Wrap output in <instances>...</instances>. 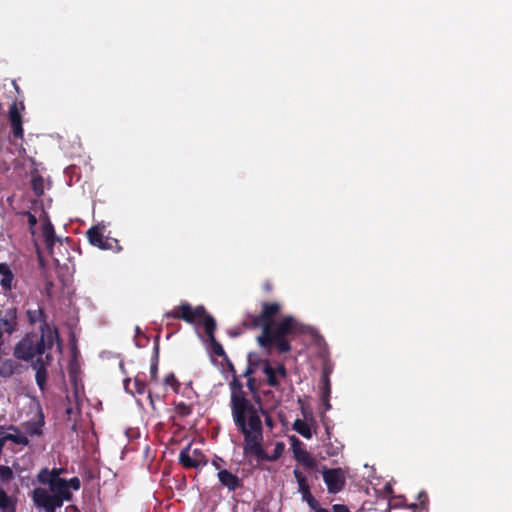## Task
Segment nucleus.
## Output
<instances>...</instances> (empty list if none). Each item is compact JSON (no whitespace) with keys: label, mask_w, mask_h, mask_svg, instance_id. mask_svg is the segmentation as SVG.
<instances>
[{"label":"nucleus","mask_w":512,"mask_h":512,"mask_svg":"<svg viewBox=\"0 0 512 512\" xmlns=\"http://www.w3.org/2000/svg\"><path fill=\"white\" fill-rule=\"evenodd\" d=\"M230 389L231 414L235 426L244 437V454L263 458V427L260 417L262 409L246 397L241 384L236 379L230 383Z\"/></svg>","instance_id":"obj_1"},{"label":"nucleus","mask_w":512,"mask_h":512,"mask_svg":"<svg viewBox=\"0 0 512 512\" xmlns=\"http://www.w3.org/2000/svg\"><path fill=\"white\" fill-rule=\"evenodd\" d=\"M61 472L62 469L44 468L38 473L37 480L47 487H36L32 491V500L37 508L55 512L64 501L71 500L72 493L68 491L67 480L60 478Z\"/></svg>","instance_id":"obj_2"},{"label":"nucleus","mask_w":512,"mask_h":512,"mask_svg":"<svg viewBox=\"0 0 512 512\" xmlns=\"http://www.w3.org/2000/svg\"><path fill=\"white\" fill-rule=\"evenodd\" d=\"M41 335H25L14 347V356L25 362H35L34 359L42 358V355L50 350L57 339V331L48 323L40 326Z\"/></svg>","instance_id":"obj_3"},{"label":"nucleus","mask_w":512,"mask_h":512,"mask_svg":"<svg viewBox=\"0 0 512 512\" xmlns=\"http://www.w3.org/2000/svg\"><path fill=\"white\" fill-rule=\"evenodd\" d=\"M298 323L292 316H286L277 323H266L263 325V332L257 337L258 344L263 348L275 345L280 353L290 350V344L285 339L289 334L298 330Z\"/></svg>","instance_id":"obj_4"},{"label":"nucleus","mask_w":512,"mask_h":512,"mask_svg":"<svg viewBox=\"0 0 512 512\" xmlns=\"http://www.w3.org/2000/svg\"><path fill=\"white\" fill-rule=\"evenodd\" d=\"M167 318L182 319L187 323L194 324L203 320L205 326V318L209 316L203 306L192 307L189 303H182L175 307L172 311L165 314Z\"/></svg>","instance_id":"obj_5"},{"label":"nucleus","mask_w":512,"mask_h":512,"mask_svg":"<svg viewBox=\"0 0 512 512\" xmlns=\"http://www.w3.org/2000/svg\"><path fill=\"white\" fill-rule=\"evenodd\" d=\"M179 462L185 468H198L205 466L207 463L205 455L198 448H192L191 445L186 446L179 454Z\"/></svg>","instance_id":"obj_6"},{"label":"nucleus","mask_w":512,"mask_h":512,"mask_svg":"<svg viewBox=\"0 0 512 512\" xmlns=\"http://www.w3.org/2000/svg\"><path fill=\"white\" fill-rule=\"evenodd\" d=\"M322 476L330 493L340 492L346 482L345 473L341 468L324 469Z\"/></svg>","instance_id":"obj_7"},{"label":"nucleus","mask_w":512,"mask_h":512,"mask_svg":"<svg viewBox=\"0 0 512 512\" xmlns=\"http://www.w3.org/2000/svg\"><path fill=\"white\" fill-rule=\"evenodd\" d=\"M0 329L6 334L12 335L18 329V310L16 307H8L0 312Z\"/></svg>","instance_id":"obj_8"},{"label":"nucleus","mask_w":512,"mask_h":512,"mask_svg":"<svg viewBox=\"0 0 512 512\" xmlns=\"http://www.w3.org/2000/svg\"><path fill=\"white\" fill-rule=\"evenodd\" d=\"M293 474L298 484V492L302 495V500L306 502L311 509L315 508L318 501L311 494L305 475L298 469H295Z\"/></svg>","instance_id":"obj_9"},{"label":"nucleus","mask_w":512,"mask_h":512,"mask_svg":"<svg viewBox=\"0 0 512 512\" xmlns=\"http://www.w3.org/2000/svg\"><path fill=\"white\" fill-rule=\"evenodd\" d=\"M89 242L100 249L107 250L113 247L117 241L112 238H105L99 227H92L87 231Z\"/></svg>","instance_id":"obj_10"},{"label":"nucleus","mask_w":512,"mask_h":512,"mask_svg":"<svg viewBox=\"0 0 512 512\" xmlns=\"http://www.w3.org/2000/svg\"><path fill=\"white\" fill-rule=\"evenodd\" d=\"M46 361L43 358H38L32 363V368L35 370V380L39 389L43 392L45 390L47 380L46 364L50 361L51 357L49 353L45 356Z\"/></svg>","instance_id":"obj_11"},{"label":"nucleus","mask_w":512,"mask_h":512,"mask_svg":"<svg viewBox=\"0 0 512 512\" xmlns=\"http://www.w3.org/2000/svg\"><path fill=\"white\" fill-rule=\"evenodd\" d=\"M263 372L267 377V382L270 386L276 387L279 385V378L286 376V369L283 365H279L277 368L272 367L268 361L264 362Z\"/></svg>","instance_id":"obj_12"},{"label":"nucleus","mask_w":512,"mask_h":512,"mask_svg":"<svg viewBox=\"0 0 512 512\" xmlns=\"http://www.w3.org/2000/svg\"><path fill=\"white\" fill-rule=\"evenodd\" d=\"M216 329V322L212 316H207L205 318V331L208 335V338L211 342L213 352L218 356L224 355V349L221 344H219L214 337V331Z\"/></svg>","instance_id":"obj_13"},{"label":"nucleus","mask_w":512,"mask_h":512,"mask_svg":"<svg viewBox=\"0 0 512 512\" xmlns=\"http://www.w3.org/2000/svg\"><path fill=\"white\" fill-rule=\"evenodd\" d=\"M42 237L50 255L53 256V247L56 242L60 241V239L56 237L54 227L48 219H46L42 224Z\"/></svg>","instance_id":"obj_14"},{"label":"nucleus","mask_w":512,"mask_h":512,"mask_svg":"<svg viewBox=\"0 0 512 512\" xmlns=\"http://www.w3.org/2000/svg\"><path fill=\"white\" fill-rule=\"evenodd\" d=\"M0 286L3 291H10L14 286V275L6 263H0Z\"/></svg>","instance_id":"obj_15"},{"label":"nucleus","mask_w":512,"mask_h":512,"mask_svg":"<svg viewBox=\"0 0 512 512\" xmlns=\"http://www.w3.org/2000/svg\"><path fill=\"white\" fill-rule=\"evenodd\" d=\"M217 476L221 484L230 491H234L240 485L239 478L226 469L220 470Z\"/></svg>","instance_id":"obj_16"},{"label":"nucleus","mask_w":512,"mask_h":512,"mask_svg":"<svg viewBox=\"0 0 512 512\" xmlns=\"http://www.w3.org/2000/svg\"><path fill=\"white\" fill-rule=\"evenodd\" d=\"M9 119H10L13 135L17 138H22L23 137V128H22L21 115L18 112L15 104L12 105V107L9 110Z\"/></svg>","instance_id":"obj_17"},{"label":"nucleus","mask_w":512,"mask_h":512,"mask_svg":"<svg viewBox=\"0 0 512 512\" xmlns=\"http://www.w3.org/2000/svg\"><path fill=\"white\" fill-rule=\"evenodd\" d=\"M294 440V456H295V459L302 463L303 465H305L306 467H309V468H312L314 465H315V461L314 459L310 456V454L297 447V445H300V441L297 439V438H293Z\"/></svg>","instance_id":"obj_18"},{"label":"nucleus","mask_w":512,"mask_h":512,"mask_svg":"<svg viewBox=\"0 0 512 512\" xmlns=\"http://www.w3.org/2000/svg\"><path fill=\"white\" fill-rule=\"evenodd\" d=\"M279 303H263L262 304V318L265 323H274L272 318L280 311Z\"/></svg>","instance_id":"obj_19"},{"label":"nucleus","mask_w":512,"mask_h":512,"mask_svg":"<svg viewBox=\"0 0 512 512\" xmlns=\"http://www.w3.org/2000/svg\"><path fill=\"white\" fill-rule=\"evenodd\" d=\"M28 322L33 325L36 323H41V326L46 322V316L41 307L37 306L36 308H29L26 311Z\"/></svg>","instance_id":"obj_20"},{"label":"nucleus","mask_w":512,"mask_h":512,"mask_svg":"<svg viewBox=\"0 0 512 512\" xmlns=\"http://www.w3.org/2000/svg\"><path fill=\"white\" fill-rule=\"evenodd\" d=\"M17 368V363L12 359L0 358V376L4 378L11 377Z\"/></svg>","instance_id":"obj_21"},{"label":"nucleus","mask_w":512,"mask_h":512,"mask_svg":"<svg viewBox=\"0 0 512 512\" xmlns=\"http://www.w3.org/2000/svg\"><path fill=\"white\" fill-rule=\"evenodd\" d=\"M293 429L306 439H310L312 437L310 425L304 420H295L293 424Z\"/></svg>","instance_id":"obj_22"},{"label":"nucleus","mask_w":512,"mask_h":512,"mask_svg":"<svg viewBox=\"0 0 512 512\" xmlns=\"http://www.w3.org/2000/svg\"><path fill=\"white\" fill-rule=\"evenodd\" d=\"M245 328H258L261 327L263 329L264 322L262 315H248L242 322Z\"/></svg>","instance_id":"obj_23"},{"label":"nucleus","mask_w":512,"mask_h":512,"mask_svg":"<svg viewBox=\"0 0 512 512\" xmlns=\"http://www.w3.org/2000/svg\"><path fill=\"white\" fill-rule=\"evenodd\" d=\"M0 509L3 512H15V505L10 496L0 488Z\"/></svg>","instance_id":"obj_24"},{"label":"nucleus","mask_w":512,"mask_h":512,"mask_svg":"<svg viewBox=\"0 0 512 512\" xmlns=\"http://www.w3.org/2000/svg\"><path fill=\"white\" fill-rule=\"evenodd\" d=\"M43 419H39L34 422H29L26 425V431L31 436H39L42 434Z\"/></svg>","instance_id":"obj_25"},{"label":"nucleus","mask_w":512,"mask_h":512,"mask_svg":"<svg viewBox=\"0 0 512 512\" xmlns=\"http://www.w3.org/2000/svg\"><path fill=\"white\" fill-rule=\"evenodd\" d=\"M342 448L343 446L339 442H329L325 445V453L330 457L337 456L341 452Z\"/></svg>","instance_id":"obj_26"},{"label":"nucleus","mask_w":512,"mask_h":512,"mask_svg":"<svg viewBox=\"0 0 512 512\" xmlns=\"http://www.w3.org/2000/svg\"><path fill=\"white\" fill-rule=\"evenodd\" d=\"M5 438L7 440H10L16 444L23 445V446H26L29 443L28 438L19 432H16L15 434H7Z\"/></svg>","instance_id":"obj_27"},{"label":"nucleus","mask_w":512,"mask_h":512,"mask_svg":"<svg viewBox=\"0 0 512 512\" xmlns=\"http://www.w3.org/2000/svg\"><path fill=\"white\" fill-rule=\"evenodd\" d=\"M257 363H258L257 355L255 353H249L248 354V368L246 369L244 375L248 376V375L254 373Z\"/></svg>","instance_id":"obj_28"},{"label":"nucleus","mask_w":512,"mask_h":512,"mask_svg":"<svg viewBox=\"0 0 512 512\" xmlns=\"http://www.w3.org/2000/svg\"><path fill=\"white\" fill-rule=\"evenodd\" d=\"M32 188L36 195L40 196L44 193L43 179L40 176L32 178Z\"/></svg>","instance_id":"obj_29"},{"label":"nucleus","mask_w":512,"mask_h":512,"mask_svg":"<svg viewBox=\"0 0 512 512\" xmlns=\"http://www.w3.org/2000/svg\"><path fill=\"white\" fill-rule=\"evenodd\" d=\"M13 478V471L8 466H0V480L3 482H9Z\"/></svg>","instance_id":"obj_30"},{"label":"nucleus","mask_w":512,"mask_h":512,"mask_svg":"<svg viewBox=\"0 0 512 512\" xmlns=\"http://www.w3.org/2000/svg\"><path fill=\"white\" fill-rule=\"evenodd\" d=\"M134 386L138 394H143L145 392L146 384L143 380L139 379L138 377L134 379Z\"/></svg>","instance_id":"obj_31"},{"label":"nucleus","mask_w":512,"mask_h":512,"mask_svg":"<svg viewBox=\"0 0 512 512\" xmlns=\"http://www.w3.org/2000/svg\"><path fill=\"white\" fill-rule=\"evenodd\" d=\"M67 487L68 491H70V488L78 490L80 488V480L77 477L71 478L69 481H67Z\"/></svg>","instance_id":"obj_32"},{"label":"nucleus","mask_w":512,"mask_h":512,"mask_svg":"<svg viewBox=\"0 0 512 512\" xmlns=\"http://www.w3.org/2000/svg\"><path fill=\"white\" fill-rule=\"evenodd\" d=\"M26 216L28 218V224L30 226L31 233L34 235V233H35L34 232V227H35V225L37 223V219H36V217L33 214H31L29 212L26 213Z\"/></svg>","instance_id":"obj_33"},{"label":"nucleus","mask_w":512,"mask_h":512,"mask_svg":"<svg viewBox=\"0 0 512 512\" xmlns=\"http://www.w3.org/2000/svg\"><path fill=\"white\" fill-rule=\"evenodd\" d=\"M164 383L168 386H176L177 385V380L174 376V374L170 373L168 375H166L165 379H164Z\"/></svg>","instance_id":"obj_34"},{"label":"nucleus","mask_w":512,"mask_h":512,"mask_svg":"<svg viewBox=\"0 0 512 512\" xmlns=\"http://www.w3.org/2000/svg\"><path fill=\"white\" fill-rule=\"evenodd\" d=\"M223 463H224V461H223L221 458H219V457H216V458H215V459H213V461H212V465L215 467V469H216V470H218V472H219L220 470H224V469L222 468Z\"/></svg>","instance_id":"obj_35"},{"label":"nucleus","mask_w":512,"mask_h":512,"mask_svg":"<svg viewBox=\"0 0 512 512\" xmlns=\"http://www.w3.org/2000/svg\"><path fill=\"white\" fill-rule=\"evenodd\" d=\"M150 373H151V379L156 380V378H157V365L156 364H153L151 366Z\"/></svg>","instance_id":"obj_36"},{"label":"nucleus","mask_w":512,"mask_h":512,"mask_svg":"<svg viewBox=\"0 0 512 512\" xmlns=\"http://www.w3.org/2000/svg\"><path fill=\"white\" fill-rule=\"evenodd\" d=\"M240 334H241V330H239V329H231V330L229 331V335H230L231 337H237V336H239Z\"/></svg>","instance_id":"obj_37"},{"label":"nucleus","mask_w":512,"mask_h":512,"mask_svg":"<svg viewBox=\"0 0 512 512\" xmlns=\"http://www.w3.org/2000/svg\"><path fill=\"white\" fill-rule=\"evenodd\" d=\"M148 398L150 400L151 407L153 408V410H155V400H154V396H153V394L151 392H149Z\"/></svg>","instance_id":"obj_38"},{"label":"nucleus","mask_w":512,"mask_h":512,"mask_svg":"<svg viewBox=\"0 0 512 512\" xmlns=\"http://www.w3.org/2000/svg\"><path fill=\"white\" fill-rule=\"evenodd\" d=\"M315 512H329L327 509L320 507L319 503L315 508H312Z\"/></svg>","instance_id":"obj_39"},{"label":"nucleus","mask_w":512,"mask_h":512,"mask_svg":"<svg viewBox=\"0 0 512 512\" xmlns=\"http://www.w3.org/2000/svg\"><path fill=\"white\" fill-rule=\"evenodd\" d=\"M419 499H420V501H421L422 503H424V501H426V500H427V495H426V493L421 492V493L419 494Z\"/></svg>","instance_id":"obj_40"},{"label":"nucleus","mask_w":512,"mask_h":512,"mask_svg":"<svg viewBox=\"0 0 512 512\" xmlns=\"http://www.w3.org/2000/svg\"><path fill=\"white\" fill-rule=\"evenodd\" d=\"M6 332L4 330L0 329V345H4V339L3 336Z\"/></svg>","instance_id":"obj_41"},{"label":"nucleus","mask_w":512,"mask_h":512,"mask_svg":"<svg viewBox=\"0 0 512 512\" xmlns=\"http://www.w3.org/2000/svg\"><path fill=\"white\" fill-rule=\"evenodd\" d=\"M129 383H130V379H125V380H124V387H125V389H126L127 391L129 390V388H128Z\"/></svg>","instance_id":"obj_42"},{"label":"nucleus","mask_w":512,"mask_h":512,"mask_svg":"<svg viewBox=\"0 0 512 512\" xmlns=\"http://www.w3.org/2000/svg\"><path fill=\"white\" fill-rule=\"evenodd\" d=\"M329 393H330V390H329L328 384H326V394L328 395Z\"/></svg>","instance_id":"obj_43"},{"label":"nucleus","mask_w":512,"mask_h":512,"mask_svg":"<svg viewBox=\"0 0 512 512\" xmlns=\"http://www.w3.org/2000/svg\"><path fill=\"white\" fill-rule=\"evenodd\" d=\"M252 380H248V385L251 386Z\"/></svg>","instance_id":"obj_44"},{"label":"nucleus","mask_w":512,"mask_h":512,"mask_svg":"<svg viewBox=\"0 0 512 512\" xmlns=\"http://www.w3.org/2000/svg\"><path fill=\"white\" fill-rule=\"evenodd\" d=\"M329 408H330V404H329V403H327V404H326V409H329Z\"/></svg>","instance_id":"obj_45"}]
</instances>
